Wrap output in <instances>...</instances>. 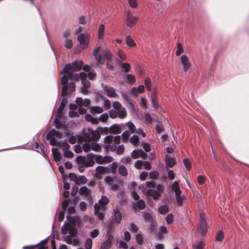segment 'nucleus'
<instances>
[{"label": "nucleus", "instance_id": "nucleus-21", "mask_svg": "<svg viewBox=\"0 0 249 249\" xmlns=\"http://www.w3.org/2000/svg\"><path fill=\"white\" fill-rule=\"evenodd\" d=\"M205 246V242L203 239H200L197 241L196 243L193 245L194 249H203Z\"/></svg>", "mask_w": 249, "mask_h": 249}, {"label": "nucleus", "instance_id": "nucleus-52", "mask_svg": "<svg viewBox=\"0 0 249 249\" xmlns=\"http://www.w3.org/2000/svg\"><path fill=\"white\" fill-rule=\"evenodd\" d=\"M65 46L68 49H71L73 47L72 40L71 39H66L65 41Z\"/></svg>", "mask_w": 249, "mask_h": 249}, {"label": "nucleus", "instance_id": "nucleus-30", "mask_svg": "<svg viewBox=\"0 0 249 249\" xmlns=\"http://www.w3.org/2000/svg\"><path fill=\"white\" fill-rule=\"evenodd\" d=\"M159 232L158 234V236L159 239L161 238L163 234H167L168 232V230L166 227L164 226H160L159 228Z\"/></svg>", "mask_w": 249, "mask_h": 249}, {"label": "nucleus", "instance_id": "nucleus-62", "mask_svg": "<svg viewBox=\"0 0 249 249\" xmlns=\"http://www.w3.org/2000/svg\"><path fill=\"white\" fill-rule=\"evenodd\" d=\"M177 47H178V50L176 52V54L177 56H179L180 55V54L182 53H183V47H182L181 44L180 43H178Z\"/></svg>", "mask_w": 249, "mask_h": 249}, {"label": "nucleus", "instance_id": "nucleus-27", "mask_svg": "<svg viewBox=\"0 0 249 249\" xmlns=\"http://www.w3.org/2000/svg\"><path fill=\"white\" fill-rule=\"evenodd\" d=\"M126 43L129 47H134L136 46V43L130 36H126Z\"/></svg>", "mask_w": 249, "mask_h": 249}, {"label": "nucleus", "instance_id": "nucleus-25", "mask_svg": "<svg viewBox=\"0 0 249 249\" xmlns=\"http://www.w3.org/2000/svg\"><path fill=\"white\" fill-rule=\"evenodd\" d=\"M79 193L80 195L87 197L90 194V190L86 186H83L80 188Z\"/></svg>", "mask_w": 249, "mask_h": 249}, {"label": "nucleus", "instance_id": "nucleus-61", "mask_svg": "<svg viewBox=\"0 0 249 249\" xmlns=\"http://www.w3.org/2000/svg\"><path fill=\"white\" fill-rule=\"evenodd\" d=\"M61 74H63V76H62L61 78V84L62 85H67V83L68 81V78L66 76L67 73H61Z\"/></svg>", "mask_w": 249, "mask_h": 249}, {"label": "nucleus", "instance_id": "nucleus-5", "mask_svg": "<svg viewBox=\"0 0 249 249\" xmlns=\"http://www.w3.org/2000/svg\"><path fill=\"white\" fill-rule=\"evenodd\" d=\"M67 219L68 221H65L64 225L61 228V233L63 235H66L69 231L70 233L72 232L73 229L75 226L74 218L71 216L68 215Z\"/></svg>", "mask_w": 249, "mask_h": 249}, {"label": "nucleus", "instance_id": "nucleus-19", "mask_svg": "<svg viewBox=\"0 0 249 249\" xmlns=\"http://www.w3.org/2000/svg\"><path fill=\"white\" fill-rule=\"evenodd\" d=\"M114 148L115 149L113 150H110L111 152H115L118 155H122L124 151V144H120L117 146L115 143H113Z\"/></svg>", "mask_w": 249, "mask_h": 249}, {"label": "nucleus", "instance_id": "nucleus-32", "mask_svg": "<svg viewBox=\"0 0 249 249\" xmlns=\"http://www.w3.org/2000/svg\"><path fill=\"white\" fill-rule=\"evenodd\" d=\"M97 61V63L99 65H103L105 63L104 58L101 56V54H95L93 55Z\"/></svg>", "mask_w": 249, "mask_h": 249}, {"label": "nucleus", "instance_id": "nucleus-11", "mask_svg": "<svg viewBox=\"0 0 249 249\" xmlns=\"http://www.w3.org/2000/svg\"><path fill=\"white\" fill-rule=\"evenodd\" d=\"M107 239L102 244L100 249H108L112 246L113 240V236L107 233Z\"/></svg>", "mask_w": 249, "mask_h": 249}, {"label": "nucleus", "instance_id": "nucleus-33", "mask_svg": "<svg viewBox=\"0 0 249 249\" xmlns=\"http://www.w3.org/2000/svg\"><path fill=\"white\" fill-rule=\"evenodd\" d=\"M122 183L120 181L117 180H114L112 182V184L110 185L111 189L113 191H116L118 190L119 188L121 185Z\"/></svg>", "mask_w": 249, "mask_h": 249}, {"label": "nucleus", "instance_id": "nucleus-64", "mask_svg": "<svg viewBox=\"0 0 249 249\" xmlns=\"http://www.w3.org/2000/svg\"><path fill=\"white\" fill-rule=\"evenodd\" d=\"M110 118L112 119L116 118L118 116L117 112L114 109L110 110L108 112Z\"/></svg>", "mask_w": 249, "mask_h": 249}, {"label": "nucleus", "instance_id": "nucleus-14", "mask_svg": "<svg viewBox=\"0 0 249 249\" xmlns=\"http://www.w3.org/2000/svg\"><path fill=\"white\" fill-rule=\"evenodd\" d=\"M32 149L39 154H41L42 156H46L45 153V147L42 144L39 145L37 142H34L32 146Z\"/></svg>", "mask_w": 249, "mask_h": 249}, {"label": "nucleus", "instance_id": "nucleus-23", "mask_svg": "<svg viewBox=\"0 0 249 249\" xmlns=\"http://www.w3.org/2000/svg\"><path fill=\"white\" fill-rule=\"evenodd\" d=\"M122 96L124 98V99L125 100V101L128 103L129 105V107L130 108H134V104L133 102V101L132 99L129 98L127 95L125 93H122Z\"/></svg>", "mask_w": 249, "mask_h": 249}, {"label": "nucleus", "instance_id": "nucleus-35", "mask_svg": "<svg viewBox=\"0 0 249 249\" xmlns=\"http://www.w3.org/2000/svg\"><path fill=\"white\" fill-rule=\"evenodd\" d=\"M139 138L138 135H134L130 139V142L135 146L139 144Z\"/></svg>", "mask_w": 249, "mask_h": 249}, {"label": "nucleus", "instance_id": "nucleus-22", "mask_svg": "<svg viewBox=\"0 0 249 249\" xmlns=\"http://www.w3.org/2000/svg\"><path fill=\"white\" fill-rule=\"evenodd\" d=\"M114 217L115 222L117 223H120L122 218V213L117 209L115 210L114 211Z\"/></svg>", "mask_w": 249, "mask_h": 249}, {"label": "nucleus", "instance_id": "nucleus-6", "mask_svg": "<svg viewBox=\"0 0 249 249\" xmlns=\"http://www.w3.org/2000/svg\"><path fill=\"white\" fill-rule=\"evenodd\" d=\"M113 136L111 135H108L106 136L104 140V143L102 144V146L106 152L110 151V150H113L115 149L113 146Z\"/></svg>", "mask_w": 249, "mask_h": 249}, {"label": "nucleus", "instance_id": "nucleus-45", "mask_svg": "<svg viewBox=\"0 0 249 249\" xmlns=\"http://www.w3.org/2000/svg\"><path fill=\"white\" fill-rule=\"evenodd\" d=\"M224 237V235L223 232L222 231H219L217 232L216 234L215 238V240L216 241L221 242L223 240Z\"/></svg>", "mask_w": 249, "mask_h": 249}, {"label": "nucleus", "instance_id": "nucleus-49", "mask_svg": "<svg viewBox=\"0 0 249 249\" xmlns=\"http://www.w3.org/2000/svg\"><path fill=\"white\" fill-rule=\"evenodd\" d=\"M135 239L136 242L139 245H142L143 242V236L140 233H138L136 235Z\"/></svg>", "mask_w": 249, "mask_h": 249}, {"label": "nucleus", "instance_id": "nucleus-47", "mask_svg": "<svg viewBox=\"0 0 249 249\" xmlns=\"http://www.w3.org/2000/svg\"><path fill=\"white\" fill-rule=\"evenodd\" d=\"M92 246V240L90 238H88L86 239L84 247L85 249H91Z\"/></svg>", "mask_w": 249, "mask_h": 249}, {"label": "nucleus", "instance_id": "nucleus-36", "mask_svg": "<svg viewBox=\"0 0 249 249\" xmlns=\"http://www.w3.org/2000/svg\"><path fill=\"white\" fill-rule=\"evenodd\" d=\"M118 116L119 118L121 119H124V118L127 115L126 110L125 108L123 107L120 110H118Z\"/></svg>", "mask_w": 249, "mask_h": 249}, {"label": "nucleus", "instance_id": "nucleus-44", "mask_svg": "<svg viewBox=\"0 0 249 249\" xmlns=\"http://www.w3.org/2000/svg\"><path fill=\"white\" fill-rule=\"evenodd\" d=\"M131 131H129L128 130L124 131L121 136H122V139L124 142H125L128 141V138L130 135V132Z\"/></svg>", "mask_w": 249, "mask_h": 249}, {"label": "nucleus", "instance_id": "nucleus-59", "mask_svg": "<svg viewBox=\"0 0 249 249\" xmlns=\"http://www.w3.org/2000/svg\"><path fill=\"white\" fill-rule=\"evenodd\" d=\"M61 95L63 97H66V96L67 94V90L69 89L68 85H62Z\"/></svg>", "mask_w": 249, "mask_h": 249}, {"label": "nucleus", "instance_id": "nucleus-60", "mask_svg": "<svg viewBox=\"0 0 249 249\" xmlns=\"http://www.w3.org/2000/svg\"><path fill=\"white\" fill-rule=\"evenodd\" d=\"M108 119V115L107 113L101 114L99 118V120L102 122H106Z\"/></svg>", "mask_w": 249, "mask_h": 249}, {"label": "nucleus", "instance_id": "nucleus-31", "mask_svg": "<svg viewBox=\"0 0 249 249\" xmlns=\"http://www.w3.org/2000/svg\"><path fill=\"white\" fill-rule=\"evenodd\" d=\"M55 127L57 128H59L61 127L64 128L65 130V134L67 136H69L70 134V132L69 131L68 127L66 126L65 124L58 122L57 123H55Z\"/></svg>", "mask_w": 249, "mask_h": 249}, {"label": "nucleus", "instance_id": "nucleus-38", "mask_svg": "<svg viewBox=\"0 0 249 249\" xmlns=\"http://www.w3.org/2000/svg\"><path fill=\"white\" fill-rule=\"evenodd\" d=\"M183 162L186 169L187 170H190L191 168V160L189 158H185L183 160Z\"/></svg>", "mask_w": 249, "mask_h": 249}, {"label": "nucleus", "instance_id": "nucleus-57", "mask_svg": "<svg viewBox=\"0 0 249 249\" xmlns=\"http://www.w3.org/2000/svg\"><path fill=\"white\" fill-rule=\"evenodd\" d=\"M90 147H91V149L92 150H94V151H98L100 149L101 146L98 143H96V142H91L90 143Z\"/></svg>", "mask_w": 249, "mask_h": 249}, {"label": "nucleus", "instance_id": "nucleus-53", "mask_svg": "<svg viewBox=\"0 0 249 249\" xmlns=\"http://www.w3.org/2000/svg\"><path fill=\"white\" fill-rule=\"evenodd\" d=\"M119 173L120 175L125 176L127 174V170L124 166L122 165L119 168Z\"/></svg>", "mask_w": 249, "mask_h": 249}, {"label": "nucleus", "instance_id": "nucleus-10", "mask_svg": "<svg viewBox=\"0 0 249 249\" xmlns=\"http://www.w3.org/2000/svg\"><path fill=\"white\" fill-rule=\"evenodd\" d=\"M104 129L106 130V134L108 133V128L107 127H98L95 130L93 131L91 134L93 139L94 140H98L100 138L101 135L103 133Z\"/></svg>", "mask_w": 249, "mask_h": 249}, {"label": "nucleus", "instance_id": "nucleus-39", "mask_svg": "<svg viewBox=\"0 0 249 249\" xmlns=\"http://www.w3.org/2000/svg\"><path fill=\"white\" fill-rule=\"evenodd\" d=\"M82 133L83 134V137L85 139V142H90L91 137L89 133L85 132V128H83Z\"/></svg>", "mask_w": 249, "mask_h": 249}, {"label": "nucleus", "instance_id": "nucleus-17", "mask_svg": "<svg viewBox=\"0 0 249 249\" xmlns=\"http://www.w3.org/2000/svg\"><path fill=\"white\" fill-rule=\"evenodd\" d=\"M77 40L79 41L80 45L82 46V49L85 48V47L88 46L89 42L87 41L86 36L84 34H81L77 37Z\"/></svg>", "mask_w": 249, "mask_h": 249}, {"label": "nucleus", "instance_id": "nucleus-13", "mask_svg": "<svg viewBox=\"0 0 249 249\" xmlns=\"http://www.w3.org/2000/svg\"><path fill=\"white\" fill-rule=\"evenodd\" d=\"M101 86L107 92V96L113 98L117 96L115 90L113 87H108L107 85H104L103 83H102Z\"/></svg>", "mask_w": 249, "mask_h": 249}, {"label": "nucleus", "instance_id": "nucleus-56", "mask_svg": "<svg viewBox=\"0 0 249 249\" xmlns=\"http://www.w3.org/2000/svg\"><path fill=\"white\" fill-rule=\"evenodd\" d=\"M176 196L178 204L180 206L182 205L184 200L185 199V196L184 195L181 196V195H179Z\"/></svg>", "mask_w": 249, "mask_h": 249}, {"label": "nucleus", "instance_id": "nucleus-2", "mask_svg": "<svg viewBox=\"0 0 249 249\" xmlns=\"http://www.w3.org/2000/svg\"><path fill=\"white\" fill-rule=\"evenodd\" d=\"M83 63L82 61H74L72 63L67 64L63 69H62L60 73H66L68 76L72 75V73L74 71H80L83 67Z\"/></svg>", "mask_w": 249, "mask_h": 249}, {"label": "nucleus", "instance_id": "nucleus-50", "mask_svg": "<svg viewBox=\"0 0 249 249\" xmlns=\"http://www.w3.org/2000/svg\"><path fill=\"white\" fill-rule=\"evenodd\" d=\"M105 29V26L103 24H101L99 26L98 29V38L101 39L103 36L104 31Z\"/></svg>", "mask_w": 249, "mask_h": 249}, {"label": "nucleus", "instance_id": "nucleus-37", "mask_svg": "<svg viewBox=\"0 0 249 249\" xmlns=\"http://www.w3.org/2000/svg\"><path fill=\"white\" fill-rule=\"evenodd\" d=\"M103 111V108L99 106H94L91 108V112L92 113H101Z\"/></svg>", "mask_w": 249, "mask_h": 249}, {"label": "nucleus", "instance_id": "nucleus-42", "mask_svg": "<svg viewBox=\"0 0 249 249\" xmlns=\"http://www.w3.org/2000/svg\"><path fill=\"white\" fill-rule=\"evenodd\" d=\"M121 69L125 72H128L130 71L131 67L129 63L127 62H124L122 64Z\"/></svg>", "mask_w": 249, "mask_h": 249}, {"label": "nucleus", "instance_id": "nucleus-29", "mask_svg": "<svg viewBox=\"0 0 249 249\" xmlns=\"http://www.w3.org/2000/svg\"><path fill=\"white\" fill-rule=\"evenodd\" d=\"M125 81L129 84H133L136 82V79L133 74L127 73Z\"/></svg>", "mask_w": 249, "mask_h": 249}, {"label": "nucleus", "instance_id": "nucleus-16", "mask_svg": "<svg viewBox=\"0 0 249 249\" xmlns=\"http://www.w3.org/2000/svg\"><path fill=\"white\" fill-rule=\"evenodd\" d=\"M64 241L68 244L74 246L78 245L79 241L77 239L72 238L70 235H66L64 237Z\"/></svg>", "mask_w": 249, "mask_h": 249}, {"label": "nucleus", "instance_id": "nucleus-7", "mask_svg": "<svg viewBox=\"0 0 249 249\" xmlns=\"http://www.w3.org/2000/svg\"><path fill=\"white\" fill-rule=\"evenodd\" d=\"M93 157H76V160L78 164L84 166H92L94 164Z\"/></svg>", "mask_w": 249, "mask_h": 249}, {"label": "nucleus", "instance_id": "nucleus-24", "mask_svg": "<svg viewBox=\"0 0 249 249\" xmlns=\"http://www.w3.org/2000/svg\"><path fill=\"white\" fill-rule=\"evenodd\" d=\"M151 105L152 107L155 109H157L159 108L160 106L159 105L158 102L157 100V98L155 94H151Z\"/></svg>", "mask_w": 249, "mask_h": 249}, {"label": "nucleus", "instance_id": "nucleus-8", "mask_svg": "<svg viewBox=\"0 0 249 249\" xmlns=\"http://www.w3.org/2000/svg\"><path fill=\"white\" fill-rule=\"evenodd\" d=\"M125 128V125L123 124H113L109 127V130L108 129V132L113 134H120Z\"/></svg>", "mask_w": 249, "mask_h": 249}, {"label": "nucleus", "instance_id": "nucleus-51", "mask_svg": "<svg viewBox=\"0 0 249 249\" xmlns=\"http://www.w3.org/2000/svg\"><path fill=\"white\" fill-rule=\"evenodd\" d=\"M128 229L131 232H136L138 231L139 230L137 226L133 223H131L129 224Z\"/></svg>", "mask_w": 249, "mask_h": 249}, {"label": "nucleus", "instance_id": "nucleus-9", "mask_svg": "<svg viewBox=\"0 0 249 249\" xmlns=\"http://www.w3.org/2000/svg\"><path fill=\"white\" fill-rule=\"evenodd\" d=\"M138 19V18L134 17L130 12L128 11L127 13L126 17V26L129 28H132L135 25Z\"/></svg>", "mask_w": 249, "mask_h": 249}, {"label": "nucleus", "instance_id": "nucleus-12", "mask_svg": "<svg viewBox=\"0 0 249 249\" xmlns=\"http://www.w3.org/2000/svg\"><path fill=\"white\" fill-rule=\"evenodd\" d=\"M180 61L183 65L184 71L186 72L190 69L191 66L188 57L185 54L182 55L180 57Z\"/></svg>", "mask_w": 249, "mask_h": 249}, {"label": "nucleus", "instance_id": "nucleus-41", "mask_svg": "<svg viewBox=\"0 0 249 249\" xmlns=\"http://www.w3.org/2000/svg\"><path fill=\"white\" fill-rule=\"evenodd\" d=\"M141 145L146 152H149L151 150V145L150 143L145 142L143 141L142 142Z\"/></svg>", "mask_w": 249, "mask_h": 249}, {"label": "nucleus", "instance_id": "nucleus-15", "mask_svg": "<svg viewBox=\"0 0 249 249\" xmlns=\"http://www.w3.org/2000/svg\"><path fill=\"white\" fill-rule=\"evenodd\" d=\"M172 190L175 192V196L181 195L179 187V180L175 181L171 185Z\"/></svg>", "mask_w": 249, "mask_h": 249}, {"label": "nucleus", "instance_id": "nucleus-34", "mask_svg": "<svg viewBox=\"0 0 249 249\" xmlns=\"http://www.w3.org/2000/svg\"><path fill=\"white\" fill-rule=\"evenodd\" d=\"M104 56L105 57L107 61L111 62L112 60L113 55L110 52V51L108 49H107L105 50Z\"/></svg>", "mask_w": 249, "mask_h": 249}, {"label": "nucleus", "instance_id": "nucleus-3", "mask_svg": "<svg viewBox=\"0 0 249 249\" xmlns=\"http://www.w3.org/2000/svg\"><path fill=\"white\" fill-rule=\"evenodd\" d=\"M199 229L202 236H205L210 229L208 218L203 213H200Z\"/></svg>", "mask_w": 249, "mask_h": 249}, {"label": "nucleus", "instance_id": "nucleus-58", "mask_svg": "<svg viewBox=\"0 0 249 249\" xmlns=\"http://www.w3.org/2000/svg\"><path fill=\"white\" fill-rule=\"evenodd\" d=\"M124 125H125V126H127L130 129V131H131V132L133 133L134 132V128H135V126L132 122L129 121L125 123Z\"/></svg>", "mask_w": 249, "mask_h": 249}, {"label": "nucleus", "instance_id": "nucleus-55", "mask_svg": "<svg viewBox=\"0 0 249 249\" xmlns=\"http://www.w3.org/2000/svg\"><path fill=\"white\" fill-rule=\"evenodd\" d=\"M144 85L147 90H150L151 89V82L149 78L147 77L144 80Z\"/></svg>", "mask_w": 249, "mask_h": 249}, {"label": "nucleus", "instance_id": "nucleus-40", "mask_svg": "<svg viewBox=\"0 0 249 249\" xmlns=\"http://www.w3.org/2000/svg\"><path fill=\"white\" fill-rule=\"evenodd\" d=\"M46 139L47 140L50 141V144L51 145H56L57 144V141L55 138V137L49 135L48 136V134L46 135Z\"/></svg>", "mask_w": 249, "mask_h": 249}, {"label": "nucleus", "instance_id": "nucleus-20", "mask_svg": "<svg viewBox=\"0 0 249 249\" xmlns=\"http://www.w3.org/2000/svg\"><path fill=\"white\" fill-rule=\"evenodd\" d=\"M49 135L55 137V138H57L58 139H60L62 134V132H60L59 130H55V129L53 128L51 129V130L49 131L48 133V136Z\"/></svg>", "mask_w": 249, "mask_h": 249}, {"label": "nucleus", "instance_id": "nucleus-28", "mask_svg": "<svg viewBox=\"0 0 249 249\" xmlns=\"http://www.w3.org/2000/svg\"><path fill=\"white\" fill-rule=\"evenodd\" d=\"M131 156H148L146 152L141 149H134L131 153Z\"/></svg>", "mask_w": 249, "mask_h": 249}, {"label": "nucleus", "instance_id": "nucleus-4", "mask_svg": "<svg viewBox=\"0 0 249 249\" xmlns=\"http://www.w3.org/2000/svg\"><path fill=\"white\" fill-rule=\"evenodd\" d=\"M157 190L149 189L144 193L147 196H151L154 200H158L161 196V194L164 191L165 187L163 185L159 184L157 186Z\"/></svg>", "mask_w": 249, "mask_h": 249}, {"label": "nucleus", "instance_id": "nucleus-63", "mask_svg": "<svg viewBox=\"0 0 249 249\" xmlns=\"http://www.w3.org/2000/svg\"><path fill=\"white\" fill-rule=\"evenodd\" d=\"M113 107L117 110H119L120 109H121L122 107V105L121 103L118 101H115L112 104Z\"/></svg>", "mask_w": 249, "mask_h": 249}, {"label": "nucleus", "instance_id": "nucleus-18", "mask_svg": "<svg viewBox=\"0 0 249 249\" xmlns=\"http://www.w3.org/2000/svg\"><path fill=\"white\" fill-rule=\"evenodd\" d=\"M68 102L67 97H63L57 111V115L61 116V113Z\"/></svg>", "mask_w": 249, "mask_h": 249}, {"label": "nucleus", "instance_id": "nucleus-1", "mask_svg": "<svg viewBox=\"0 0 249 249\" xmlns=\"http://www.w3.org/2000/svg\"><path fill=\"white\" fill-rule=\"evenodd\" d=\"M109 199L106 196H102L98 201V204L94 205V214L97 216L99 220H102L104 217V212L106 210V206L108 203Z\"/></svg>", "mask_w": 249, "mask_h": 249}, {"label": "nucleus", "instance_id": "nucleus-26", "mask_svg": "<svg viewBox=\"0 0 249 249\" xmlns=\"http://www.w3.org/2000/svg\"><path fill=\"white\" fill-rule=\"evenodd\" d=\"M166 166L172 167L176 163L175 159L171 157H166L165 159Z\"/></svg>", "mask_w": 249, "mask_h": 249}, {"label": "nucleus", "instance_id": "nucleus-54", "mask_svg": "<svg viewBox=\"0 0 249 249\" xmlns=\"http://www.w3.org/2000/svg\"><path fill=\"white\" fill-rule=\"evenodd\" d=\"M82 148L86 153L89 152L91 149L90 142H85L82 145Z\"/></svg>", "mask_w": 249, "mask_h": 249}, {"label": "nucleus", "instance_id": "nucleus-43", "mask_svg": "<svg viewBox=\"0 0 249 249\" xmlns=\"http://www.w3.org/2000/svg\"><path fill=\"white\" fill-rule=\"evenodd\" d=\"M169 211L168 207L167 205H162L159 208V212L161 214H164Z\"/></svg>", "mask_w": 249, "mask_h": 249}, {"label": "nucleus", "instance_id": "nucleus-46", "mask_svg": "<svg viewBox=\"0 0 249 249\" xmlns=\"http://www.w3.org/2000/svg\"><path fill=\"white\" fill-rule=\"evenodd\" d=\"M87 181V178L84 176H81L78 177L76 184H85Z\"/></svg>", "mask_w": 249, "mask_h": 249}, {"label": "nucleus", "instance_id": "nucleus-48", "mask_svg": "<svg viewBox=\"0 0 249 249\" xmlns=\"http://www.w3.org/2000/svg\"><path fill=\"white\" fill-rule=\"evenodd\" d=\"M135 207H138L140 210H143L145 207V204L144 201L143 200H139L137 202Z\"/></svg>", "mask_w": 249, "mask_h": 249}]
</instances>
